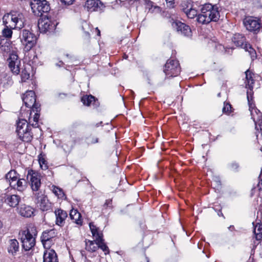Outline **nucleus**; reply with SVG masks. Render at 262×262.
<instances>
[{"mask_svg":"<svg viewBox=\"0 0 262 262\" xmlns=\"http://www.w3.org/2000/svg\"><path fill=\"white\" fill-rule=\"evenodd\" d=\"M43 253V262H58L57 255L53 249L47 248Z\"/></svg>","mask_w":262,"mask_h":262,"instance_id":"obj_19","label":"nucleus"},{"mask_svg":"<svg viewBox=\"0 0 262 262\" xmlns=\"http://www.w3.org/2000/svg\"><path fill=\"white\" fill-rule=\"evenodd\" d=\"M182 10L184 12V9H188L190 8V6H192V4L189 2V1H182L181 4Z\"/></svg>","mask_w":262,"mask_h":262,"instance_id":"obj_43","label":"nucleus"},{"mask_svg":"<svg viewBox=\"0 0 262 262\" xmlns=\"http://www.w3.org/2000/svg\"><path fill=\"white\" fill-rule=\"evenodd\" d=\"M184 12L189 18H193L197 16V11L195 9L192 8V6H190L188 9H184Z\"/></svg>","mask_w":262,"mask_h":262,"instance_id":"obj_32","label":"nucleus"},{"mask_svg":"<svg viewBox=\"0 0 262 262\" xmlns=\"http://www.w3.org/2000/svg\"><path fill=\"white\" fill-rule=\"evenodd\" d=\"M52 230L45 231L43 232L41 236V241L45 248L50 247V240L52 239L53 236L50 234Z\"/></svg>","mask_w":262,"mask_h":262,"instance_id":"obj_23","label":"nucleus"},{"mask_svg":"<svg viewBox=\"0 0 262 262\" xmlns=\"http://www.w3.org/2000/svg\"><path fill=\"white\" fill-rule=\"evenodd\" d=\"M154 9H156L157 10L156 11L157 12H160L161 11V8L159 6H155L154 7Z\"/></svg>","mask_w":262,"mask_h":262,"instance_id":"obj_52","label":"nucleus"},{"mask_svg":"<svg viewBox=\"0 0 262 262\" xmlns=\"http://www.w3.org/2000/svg\"><path fill=\"white\" fill-rule=\"evenodd\" d=\"M85 249L90 252H95L98 249L97 244L94 243V241H88L85 243Z\"/></svg>","mask_w":262,"mask_h":262,"instance_id":"obj_34","label":"nucleus"},{"mask_svg":"<svg viewBox=\"0 0 262 262\" xmlns=\"http://www.w3.org/2000/svg\"><path fill=\"white\" fill-rule=\"evenodd\" d=\"M79 141H80V138H77V139H72L73 144L71 145V147L72 148L75 145L76 143Z\"/></svg>","mask_w":262,"mask_h":262,"instance_id":"obj_50","label":"nucleus"},{"mask_svg":"<svg viewBox=\"0 0 262 262\" xmlns=\"http://www.w3.org/2000/svg\"><path fill=\"white\" fill-rule=\"evenodd\" d=\"M55 214L56 215V224L60 227L63 226L65 219L68 216L67 213L66 211L59 209L55 211Z\"/></svg>","mask_w":262,"mask_h":262,"instance_id":"obj_21","label":"nucleus"},{"mask_svg":"<svg viewBox=\"0 0 262 262\" xmlns=\"http://www.w3.org/2000/svg\"><path fill=\"white\" fill-rule=\"evenodd\" d=\"M27 182L24 179L19 178L15 182H11L10 186L19 191H23L26 188Z\"/></svg>","mask_w":262,"mask_h":262,"instance_id":"obj_24","label":"nucleus"},{"mask_svg":"<svg viewBox=\"0 0 262 262\" xmlns=\"http://www.w3.org/2000/svg\"><path fill=\"white\" fill-rule=\"evenodd\" d=\"M86 34H87L88 35H89V33L86 32Z\"/></svg>","mask_w":262,"mask_h":262,"instance_id":"obj_59","label":"nucleus"},{"mask_svg":"<svg viewBox=\"0 0 262 262\" xmlns=\"http://www.w3.org/2000/svg\"><path fill=\"white\" fill-rule=\"evenodd\" d=\"M19 249V243L16 239H10L8 247V252L15 255Z\"/></svg>","mask_w":262,"mask_h":262,"instance_id":"obj_26","label":"nucleus"},{"mask_svg":"<svg viewBox=\"0 0 262 262\" xmlns=\"http://www.w3.org/2000/svg\"><path fill=\"white\" fill-rule=\"evenodd\" d=\"M52 191L59 198L62 199L64 196V194L63 192V190L60 188L54 186Z\"/></svg>","mask_w":262,"mask_h":262,"instance_id":"obj_38","label":"nucleus"},{"mask_svg":"<svg viewBox=\"0 0 262 262\" xmlns=\"http://www.w3.org/2000/svg\"><path fill=\"white\" fill-rule=\"evenodd\" d=\"M220 96V93L218 94V96Z\"/></svg>","mask_w":262,"mask_h":262,"instance_id":"obj_62","label":"nucleus"},{"mask_svg":"<svg viewBox=\"0 0 262 262\" xmlns=\"http://www.w3.org/2000/svg\"><path fill=\"white\" fill-rule=\"evenodd\" d=\"M232 226H230L229 228H230V229H232Z\"/></svg>","mask_w":262,"mask_h":262,"instance_id":"obj_61","label":"nucleus"},{"mask_svg":"<svg viewBox=\"0 0 262 262\" xmlns=\"http://www.w3.org/2000/svg\"><path fill=\"white\" fill-rule=\"evenodd\" d=\"M30 5L33 13L38 16H43V13H47L50 10L48 1H30Z\"/></svg>","mask_w":262,"mask_h":262,"instance_id":"obj_7","label":"nucleus"},{"mask_svg":"<svg viewBox=\"0 0 262 262\" xmlns=\"http://www.w3.org/2000/svg\"><path fill=\"white\" fill-rule=\"evenodd\" d=\"M163 71L167 77L177 76L181 71L178 61L174 59H168L165 64Z\"/></svg>","mask_w":262,"mask_h":262,"instance_id":"obj_6","label":"nucleus"},{"mask_svg":"<svg viewBox=\"0 0 262 262\" xmlns=\"http://www.w3.org/2000/svg\"><path fill=\"white\" fill-rule=\"evenodd\" d=\"M35 200L36 203L42 211H47L51 208V204L46 195L42 192H34Z\"/></svg>","mask_w":262,"mask_h":262,"instance_id":"obj_11","label":"nucleus"},{"mask_svg":"<svg viewBox=\"0 0 262 262\" xmlns=\"http://www.w3.org/2000/svg\"><path fill=\"white\" fill-rule=\"evenodd\" d=\"M219 8L216 5L206 3L203 5L201 13L198 15L196 20L201 24H208L211 21L216 22L220 18Z\"/></svg>","mask_w":262,"mask_h":262,"instance_id":"obj_1","label":"nucleus"},{"mask_svg":"<svg viewBox=\"0 0 262 262\" xmlns=\"http://www.w3.org/2000/svg\"><path fill=\"white\" fill-rule=\"evenodd\" d=\"M85 143L89 146L99 142V138L93 135H90L85 139Z\"/></svg>","mask_w":262,"mask_h":262,"instance_id":"obj_33","label":"nucleus"},{"mask_svg":"<svg viewBox=\"0 0 262 262\" xmlns=\"http://www.w3.org/2000/svg\"><path fill=\"white\" fill-rule=\"evenodd\" d=\"M31 124L27 127L22 128L21 134L19 133H17L19 138L24 142H30L33 139V134L31 132Z\"/></svg>","mask_w":262,"mask_h":262,"instance_id":"obj_17","label":"nucleus"},{"mask_svg":"<svg viewBox=\"0 0 262 262\" xmlns=\"http://www.w3.org/2000/svg\"><path fill=\"white\" fill-rule=\"evenodd\" d=\"M246 51L248 52L249 55L250 56L252 60L256 58V53L255 50L252 48L250 44L245 43L244 48Z\"/></svg>","mask_w":262,"mask_h":262,"instance_id":"obj_31","label":"nucleus"},{"mask_svg":"<svg viewBox=\"0 0 262 262\" xmlns=\"http://www.w3.org/2000/svg\"><path fill=\"white\" fill-rule=\"evenodd\" d=\"M24 17L22 13L12 11L5 14L3 17V23L6 27L10 28H21L24 25Z\"/></svg>","mask_w":262,"mask_h":262,"instance_id":"obj_2","label":"nucleus"},{"mask_svg":"<svg viewBox=\"0 0 262 262\" xmlns=\"http://www.w3.org/2000/svg\"><path fill=\"white\" fill-rule=\"evenodd\" d=\"M41 175L33 170H29L28 171L27 179L29 180V183L31 189L34 192H41L39 191L41 186Z\"/></svg>","mask_w":262,"mask_h":262,"instance_id":"obj_9","label":"nucleus"},{"mask_svg":"<svg viewBox=\"0 0 262 262\" xmlns=\"http://www.w3.org/2000/svg\"><path fill=\"white\" fill-rule=\"evenodd\" d=\"M19 37L21 43L25 45V50L30 51L36 43L37 37L34 34L27 30L21 32Z\"/></svg>","mask_w":262,"mask_h":262,"instance_id":"obj_4","label":"nucleus"},{"mask_svg":"<svg viewBox=\"0 0 262 262\" xmlns=\"http://www.w3.org/2000/svg\"><path fill=\"white\" fill-rule=\"evenodd\" d=\"M18 213L23 216L30 217L33 214V209L30 206L26 204H21L18 208Z\"/></svg>","mask_w":262,"mask_h":262,"instance_id":"obj_20","label":"nucleus"},{"mask_svg":"<svg viewBox=\"0 0 262 262\" xmlns=\"http://www.w3.org/2000/svg\"><path fill=\"white\" fill-rule=\"evenodd\" d=\"M22 99L26 107L31 108L33 112H40V105L36 102V96L34 92L33 91L26 92L24 94Z\"/></svg>","mask_w":262,"mask_h":262,"instance_id":"obj_8","label":"nucleus"},{"mask_svg":"<svg viewBox=\"0 0 262 262\" xmlns=\"http://www.w3.org/2000/svg\"><path fill=\"white\" fill-rule=\"evenodd\" d=\"M167 8H173L174 6V1H166Z\"/></svg>","mask_w":262,"mask_h":262,"instance_id":"obj_46","label":"nucleus"},{"mask_svg":"<svg viewBox=\"0 0 262 262\" xmlns=\"http://www.w3.org/2000/svg\"><path fill=\"white\" fill-rule=\"evenodd\" d=\"M5 194L0 195V208L2 206L3 203L5 202Z\"/></svg>","mask_w":262,"mask_h":262,"instance_id":"obj_48","label":"nucleus"},{"mask_svg":"<svg viewBox=\"0 0 262 262\" xmlns=\"http://www.w3.org/2000/svg\"><path fill=\"white\" fill-rule=\"evenodd\" d=\"M35 114L34 115L33 121V122H31V125L33 127H38V119L39 117V114H38V112H37L36 111H34Z\"/></svg>","mask_w":262,"mask_h":262,"instance_id":"obj_39","label":"nucleus"},{"mask_svg":"<svg viewBox=\"0 0 262 262\" xmlns=\"http://www.w3.org/2000/svg\"><path fill=\"white\" fill-rule=\"evenodd\" d=\"M61 4V6L62 7H63V6H68L70 5H71L73 4L74 1H60Z\"/></svg>","mask_w":262,"mask_h":262,"instance_id":"obj_45","label":"nucleus"},{"mask_svg":"<svg viewBox=\"0 0 262 262\" xmlns=\"http://www.w3.org/2000/svg\"><path fill=\"white\" fill-rule=\"evenodd\" d=\"M5 202L10 207H15L20 200V198L18 195H7L5 194Z\"/></svg>","mask_w":262,"mask_h":262,"instance_id":"obj_22","label":"nucleus"},{"mask_svg":"<svg viewBox=\"0 0 262 262\" xmlns=\"http://www.w3.org/2000/svg\"><path fill=\"white\" fill-rule=\"evenodd\" d=\"M243 23L246 29L250 31H257L261 27L259 19H256L251 16L246 17Z\"/></svg>","mask_w":262,"mask_h":262,"instance_id":"obj_14","label":"nucleus"},{"mask_svg":"<svg viewBox=\"0 0 262 262\" xmlns=\"http://www.w3.org/2000/svg\"><path fill=\"white\" fill-rule=\"evenodd\" d=\"M172 27L178 32L185 36H190L191 35V30L189 26L183 23L180 21H174L172 23Z\"/></svg>","mask_w":262,"mask_h":262,"instance_id":"obj_15","label":"nucleus"},{"mask_svg":"<svg viewBox=\"0 0 262 262\" xmlns=\"http://www.w3.org/2000/svg\"><path fill=\"white\" fill-rule=\"evenodd\" d=\"M84 7L88 11H94L102 10L105 6L102 1H86Z\"/></svg>","mask_w":262,"mask_h":262,"instance_id":"obj_18","label":"nucleus"},{"mask_svg":"<svg viewBox=\"0 0 262 262\" xmlns=\"http://www.w3.org/2000/svg\"><path fill=\"white\" fill-rule=\"evenodd\" d=\"M66 56H67V57H69L70 56H69V54H66Z\"/></svg>","mask_w":262,"mask_h":262,"instance_id":"obj_58","label":"nucleus"},{"mask_svg":"<svg viewBox=\"0 0 262 262\" xmlns=\"http://www.w3.org/2000/svg\"><path fill=\"white\" fill-rule=\"evenodd\" d=\"M257 7H258V8H262V5H257Z\"/></svg>","mask_w":262,"mask_h":262,"instance_id":"obj_56","label":"nucleus"},{"mask_svg":"<svg viewBox=\"0 0 262 262\" xmlns=\"http://www.w3.org/2000/svg\"><path fill=\"white\" fill-rule=\"evenodd\" d=\"M63 62L62 61H59L58 63L56 64V66L60 67L63 65Z\"/></svg>","mask_w":262,"mask_h":262,"instance_id":"obj_51","label":"nucleus"},{"mask_svg":"<svg viewBox=\"0 0 262 262\" xmlns=\"http://www.w3.org/2000/svg\"><path fill=\"white\" fill-rule=\"evenodd\" d=\"M31 124L27 127L22 128L21 134L19 133H17L19 138L24 142H30L33 139V134L31 132Z\"/></svg>","mask_w":262,"mask_h":262,"instance_id":"obj_16","label":"nucleus"},{"mask_svg":"<svg viewBox=\"0 0 262 262\" xmlns=\"http://www.w3.org/2000/svg\"><path fill=\"white\" fill-rule=\"evenodd\" d=\"M232 226H230L229 228H230V229H232Z\"/></svg>","mask_w":262,"mask_h":262,"instance_id":"obj_60","label":"nucleus"},{"mask_svg":"<svg viewBox=\"0 0 262 262\" xmlns=\"http://www.w3.org/2000/svg\"><path fill=\"white\" fill-rule=\"evenodd\" d=\"M37 232L35 227H29L23 232L21 238L22 246L25 251L31 249L35 245V237Z\"/></svg>","mask_w":262,"mask_h":262,"instance_id":"obj_3","label":"nucleus"},{"mask_svg":"<svg viewBox=\"0 0 262 262\" xmlns=\"http://www.w3.org/2000/svg\"><path fill=\"white\" fill-rule=\"evenodd\" d=\"M39 163L41 168L43 170H46L48 168L47 162L43 157H39Z\"/></svg>","mask_w":262,"mask_h":262,"instance_id":"obj_41","label":"nucleus"},{"mask_svg":"<svg viewBox=\"0 0 262 262\" xmlns=\"http://www.w3.org/2000/svg\"><path fill=\"white\" fill-rule=\"evenodd\" d=\"M32 122V119L31 118L29 119V122L26 119H19V121L17 122V127H16V133H19L21 134V130L22 128H25L27 127L29 125H30Z\"/></svg>","mask_w":262,"mask_h":262,"instance_id":"obj_29","label":"nucleus"},{"mask_svg":"<svg viewBox=\"0 0 262 262\" xmlns=\"http://www.w3.org/2000/svg\"><path fill=\"white\" fill-rule=\"evenodd\" d=\"M254 233L255 234L257 240H260L262 238V225L257 224L254 229Z\"/></svg>","mask_w":262,"mask_h":262,"instance_id":"obj_35","label":"nucleus"},{"mask_svg":"<svg viewBox=\"0 0 262 262\" xmlns=\"http://www.w3.org/2000/svg\"><path fill=\"white\" fill-rule=\"evenodd\" d=\"M246 75V88L248 89L247 92V98L248 101L250 104V107H251V104L250 103L251 100L250 97L253 96V84L254 83V74L249 70H247L245 72Z\"/></svg>","mask_w":262,"mask_h":262,"instance_id":"obj_12","label":"nucleus"},{"mask_svg":"<svg viewBox=\"0 0 262 262\" xmlns=\"http://www.w3.org/2000/svg\"><path fill=\"white\" fill-rule=\"evenodd\" d=\"M245 36L241 34H235L232 37V41L238 47H241L244 48V45H245Z\"/></svg>","mask_w":262,"mask_h":262,"instance_id":"obj_28","label":"nucleus"},{"mask_svg":"<svg viewBox=\"0 0 262 262\" xmlns=\"http://www.w3.org/2000/svg\"><path fill=\"white\" fill-rule=\"evenodd\" d=\"M229 167L232 170L237 171L239 167V165L237 163L234 162L229 165Z\"/></svg>","mask_w":262,"mask_h":262,"instance_id":"obj_44","label":"nucleus"},{"mask_svg":"<svg viewBox=\"0 0 262 262\" xmlns=\"http://www.w3.org/2000/svg\"><path fill=\"white\" fill-rule=\"evenodd\" d=\"M55 25L50 19L45 15L41 16L38 21V27L41 33H46L50 30H53Z\"/></svg>","mask_w":262,"mask_h":262,"instance_id":"obj_13","label":"nucleus"},{"mask_svg":"<svg viewBox=\"0 0 262 262\" xmlns=\"http://www.w3.org/2000/svg\"><path fill=\"white\" fill-rule=\"evenodd\" d=\"M89 227L93 236L95 237V242L97 245L98 248H100L105 252V254H108L109 253V249L104 242L102 233L98 231V228L92 222L89 223Z\"/></svg>","mask_w":262,"mask_h":262,"instance_id":"obj_5","label":"nucleus"},{"mask_svg":"<svg viewBox=\"0 0 262 262\" xmlns=\"http://www.w3.org/2000/svg\"><path fill=\"white\" fill-rule=\"evenodd\" d=\"M8 67L11 71L15 75H17L20 73V60L16 53H11L7 59Z\"/></svg>","mask_w":262,"mask_h":262,"instance_id":"obj_10","label":"nucleus"},{"mask_svg":"<svg viewBox=\"0 0 262 262\" xmlns=\"http://www.w3.org/2000/svg\"><path fill=\"white\" fill-rule=\"evenodd\" d=\"M18 176L19 174L15 170H11L5 175V178L10 184L11 182H15L19 178Z\"/></svg>","mask_w":262,"mask_h":262,"instance_id":"obj_30","label":"nucleus"},{"mask_svg":"<svg viewBox=\"0 0 262 262\" xmlns=\"http://www.w3.org/2000/svg\"><path fill=\"white\" fill-rule=\"evenodd\" d=\"M259 182L257 185V186L260 190H262V173H261L259 176Z\"/></svg>","mask_w":262,"mask_h":262,"instance_id":"obj_47","label":"nucleus"},{"mask_svg":"<svg viewBox=\"0 0 262 262\" xmlns=\"http://www.w3.org/2000/svg\"><path fill=\"white\" fill-rule=\"evenodd\" d=\"M96 31L97 32V35L100 36V30L97 28H96Z\"/></svg>","mask_w":262,"mask_h":262,"instance_id":"obj_53","label":"nucleus"},{"mask_svg":"<svg viewBox=\"0 0 262 262\" xmlns=\"http://www.w3.org/2000/svg\"><path fill=\"white\" fill-rule=\"evenodd\" d=\"M148 3H150V5H151V7H153V6H152V5L151 4L152 2H151V1H148Z\"/></svg>","mask_w":262,"mask_h":262,"instance_id":"obj_57","label":"nucleus"},{"mask_svg":"<svg viewBox=\"0 0 262 262\" xmlns=\"http://www.w3.org/2000/svg\"><path fill=\"white\" fill-rule=\"evenodd\" d=\"M2 227H3V223H2V222L0 221V229H1V228H2Z\"/></svg>","mask_w":262,"mask_h":262,"instance_id":"obj_55","label":"nucleus"},{"mask_svg":"<svg viewBox=\"0 0 262 262\" xmlns=\"http://www.w3.org/2000/svg\"><path fill=\"white\" fill-rule=\"evenodd\" d=\"M13 29V28H10V27L7 28L5 27V28L2 31L3 36L7 38H11L12 34V29Z\"/></svg>","mask_w":262,"mask_h":262,"instance_id":"obj_37","label":"nucleus"},{"mask_svg":"<svg viewBox=\"0 0 262 262\" xmlns=\"http://www.w3.org/2000/svg\"><path fill=\"white\" fill-rule=\"evenodd\" d=\"M95 98L92 96H84L81 98V101L84 105L87 106L90 105L92 102L95 101Z\"/></svg>","mask_w":262,"mask_h":262,"instance_id":"obj_36","label":"nucleus"},{"mask_svg":"<svg viewBox=\"0 0 262 262\" xmlns=\"http://www.w3.org/2000/svg\"><path fill=\"white\" fill-rule=\"evenodd\" d=\"M62 96H66L67 94H66L64 93L59 94V96L61 98H62Z\"/></svg>","mask_w":262,"mask_h":262,"instance_id":"obj_54","label":"nucleus"},{"mask_svg":"<svg viewBox=\"0 0 262 262\" xmlns=\"http://www.w3.org/2000/svg\"><path fill=\"white\" fill-rule=\"evenodd\" d=\"M112 203V200H106L105 203L104 204V207L107 208L109 207Z\"/></svg>","mask_w":262,"mask_h":262,"instance_id":"obj_49","label":"nucleus"},{"mask_svg":"<svg viewBox=\"0 0 262 262\" xmlns=\"http://www.w3.org/2000/svg\"><path fill=\"white\" fill-rule=\"evenodd\" d=\"M231 105L229 103H224V106L223 108V112L226 114H229L231 112Z\"/></svg>","mask_w":262,"mask_h":262,"instance_id":"obj_42","label":"nucleus"},{"mask_svg":"<svg viewBox=\"0 0 262 262\" xmlns=\"http://www.w3.org/2000/svg\"><path fill=\"white\" fill-rule=\"evenodd\" d=\"M30 78V73L27 71L26 68L23 69L21 73L22 82H26Z\"/></svg>","mask_w":262,"mask_h":262,"instance_id":"obj_40","label":"nucleus"},{"mask_svg":"<svg viewBox=\"0 0 262 262\" xmlns=\"http://www.w3.org/2000/svg\"><path fill=\"white\" fill-rule=\"evenodd\" d=\"M70 217L73 222L78 225H82V221L81 220V215L77 210L72 209L70 212Z\"/></svg>","mask_w":262,"mask_h":262,"instance_id":"obj_27","label":"nucleus"},{"mask_svg":"<svg viewBox=\"0 0 262 262\" xmlns=\"http://www.w3.org/2000/svg\"><path fill=\"white\" fill-rule=\"evenodd\" d=\"M250 100H251L250 103L251 104V107L249 106V110L251 112V118L253 120V121L256 122V121H259L261 117V114L259 112V110L257 109H255L254 106L253 107V96L250 97ZM248 104H249L248 103ZM250 105V104H249Z\"/></svg>","mask_w":262,"mask_h":262,"instance_id":"obj_25","label":"nucleus"}]
</instances>
